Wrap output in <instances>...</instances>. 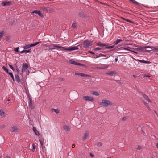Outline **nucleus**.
Masks as SVG:
<instances>
[{
    "label": "nucleus",
    "instance_id": "f257e3e1",
    "mask_svg": "<svg viewBox=\"0 0 158 158\" xmlns=\"http://www.w3.org/2000/svg\"><path fill=\"white\" fill-rule=\"evenodd\" d=\"M97 46L102 48H104V49H111L113 48V46H108V44L105 43H102L100 42H98L96 43Z\"/></svg>",
    "mask_w": 158,
    "mask_h": 158
},
{
    "label": "nucleus",
    "instance_id": "f03ea898",
    "mask_svg": "<svg viewBox=\"0 0 158 158\" xmlns=\"http://www.w3.org/2000/svg\"><path fill=\"white\" fill-rule=\"evenodd\" d=\"M103 107H107L109 106L112 105V102L109 100L106 99H103L99 103Z\"/></svg>",
    "mask_w": 158,
    "mask_h": 158
},
{
    "label": "nucleus",
    "instance_id": "7ed1b4c3",
    "mask_svg": "<svg viewBox=\"0 0 158 158\" xmlns=\"http://www.w3.org/2000/svg\"><path fill=\"white\" fill-rule=\"evenodd\" d=\"M93 41H90L89 40H85L82 43V45L84 48H87L91 46L93 44Z\"/></svg>",
    "mask_w": 158,
    "mask_h": 158
},
{
    "label": "nucleus",
    "instance_id": "20e7f679",
    "mask_svg": "<svg viewBox=\"0 0 158 158\" xmlns=\"http://www.w3.org/2000/svg\"><path fill=\"white\" fill-rule=\"evenodd\" d=\"M83 99L85 101L93 102L94 101L93 98L91 96H84L83 97Z\"/></svg>",
    "mask_w": 158,
    "mask_h": 158
},
{
    "label": "nucleus",
    "instance_id": "39448f33",
    "mask_svg": "<svg viewBox=\"0 0 158 158\" xmlns=\"http://www.w3.org/2000/svg\"><path fill=\"white\" fill-rule=\"evenodd\" d=\"M29 101L28 102L29 103V107L31 109H33L34 108V105L33 104L32 100L31 97L29 96Z\"/></svg>",
    "mask_w": 158,
    "mask_h": 158
},
{
    "label": "nucleus",
    "instance_id": "423d86ee",
    "mask_svg": "<svg viewBox=\"0 0 158 158\" xmlns=\"http://www.w3.org/2000/svg\"><path fill=\"white\" fill-rule=\"evenodd\" d=\"M146 48H150V50H149V51H151L152 50V49L151 48V47L149 46H144L143 47H139L136 49V50H138L139 51H143L144 49H145Z\"/></svg>",
    "mask_w": 158,
    "mask_h": 158
},
{
    "label": "nucleus",
    "instance_id": "0eeeda50",
    "mask_svg": "<svg viewBox=\"0 0 158 158\" xmlns=\"http://www.w3.org/2000/svg\"><path fill=\"white\" fill-rule=\"evenodd\" d=\"M141 94L143 98L148 102L150 103L152 102L151 100L143 92H141Z\"/></svg>",
    "mask_w": 158,
    "mask_h": 158
},
{
    "label": "nucleus",
    "instance_id": "6e6552de",
    "mask_svg": "<svg viewBox=\"0 0 158 158\" xmlns=\"http://www.w3.org/2000/svg\"><path fill=\"white\" fill-rule=\"evenodd\" d=\"M80 46V45H79L77 46H74L70 47L69 48H66V49H65V50L67 51H71L72 50H78L79 48H78V47Z\"/></svg>",
    "mask_w": 158,
    "mask_h": 158
},
{
    "label": "nucleus",
    "instance_id": "1a4fd4ad",
    "mask_svg": "<svg viewBox=\"0 0 158 158\" xmlns=\"http://www.w3.org/2000/svg\"><path fill=\"white\" fill-rule=\"evenodd\" d=\"M28 68V66L27 63H23L22 69V74Z\"/></svg>",
    "mask_w": 158,
    "mask_h": 158
},
{
    "label": "nucleus",
    "instance_id": "9d476101",
    "mask_svg": "<svg viewBox=\"0 0 158 158\" xmlns=\"http://www.w3.org/2000/svg\"><path fill=\"white\" fill-rule=\"evenodd\" d=\"M12 5L11 2L9 1H3L2 3V5L4 6H8Z\"/></svg>",
    "mask_w": 158,
    "mask_h": 158
},
{
    "label": "nucleus",
    "instance_id": "9b49d317",
    "mask_svg": "<svg viewBox=\"0 0 158 158\" xmlns=\"http://www.w3.org/2000/svg\"><path fill=\"white\" fill-rule=\"evenodd\" d=\"M122 40L117 39L116 41H115L111 45H112L110 46H113V48L114 47V46L118 44L120 42L122 41Z\"/></svg>",
    "mask_w": 158,
    "mask_h": 158
},
{
    "label": "nucleus",
    "instance_id": "f8f14e48",
    "mask_svg": "<svg viewBox=\"0 0 158 158\" xmlns=\"http://www.w3.org/2000/svg\"><path fill=\"white\" fill-rule=\"evenodd\" d=\"M78 15L79 17L82 18H85L86 16V14L83 12H79Z\"/></svg>",
    "mask_w": 158,
    "mask_h": 158
},
{
    "label": "nucleus",
    "instance_id": "ddd939ff",
    "mask_svg": "<svg viewBox=\"0 0 158 158\" xmlns=\"http://www.w3.org/2000/svg\"><path fill=\"white\" fill-rule=\"evenodd\" d=\"M39 141L40 142L41 145V147L42 149H43L44 148H45L44 142V139H39Z\"/></svg>",
    "mask_w": 158,
    "mask_h": 158
},
{
    "label": "nucleus",
    "instance_id": "4468645a",
    "mask_svg": "<svg viewBox=\"0 0 158 158\" xmlns=\"http://www.w3.org/2000/svg\"><path fill=\"white\" fill-rule=\"evenodd\" d=\"M89 132L88 131H86L85 133L84 136L82 138L83 140H85L89 136Z\"/></svg>",
    "mask_w": 158,
    "mask_h": 158
},
{
    "label": "nucleus",
    "instance_id": "2eb2a0df",
    "mask_svg": "<svg viewBox=\"0 0 158 158\" xmlns=\"http://www.w3.org/2000/svg\"><path fill=\"white\" fill-rule=\"evenodd\" d=\"M18 130L17 127L16 126H15L12 127L10 129V131L11 132H16Z\"/></svg>",
    "mask_w": 158,
    "mask_h": 158
},
{
    "label": "nucleus",
    "instance_id": "dca6fc26",
    "mask_svg": "<svg viewBox=\"0 0 158 158\" xmlns=\"http://www.w3.org/2000/svg\"><path fill=\"white\" fill-rule=\"evenodd\" d=\"M33 130L35 134L37 136H39L40 135L39 131L37 130L36 128L35 127H33Z\"/></svg>",
    "mask_w": 158,
    "mask_h": 158
},
{
    "label": "nucleus",
    "instance_id": "f3484780",
    "mask_svg": "<svg viewBox=\"0 0 158 158\" xmlns=\"http://www.w3.org/2000/svg\"><path fill=\"white\" fill-rule=\"evenodd\" d=\"M52 45L54 47H56V48H62L63 49V50H65V49H66V48H65V47H61V46H59L57 45L54 44H53Z\"/></svg>",
    "mask_w": 158,
    "mask_h": 158
},
{
    "label": "nucleus",
    "instance_id": "a211bd4d",
    "mask_svg": "<svg viewBox=\"0 0 158 158\" xmlns=\"http://www.w3.org/2000/svg\"><path fill=\"white\" fill-rule=\"evenodd\" d=\"M142 102L146 106V107L148 110H151V109L149 107V106L148 105L146 102H145L143 99L142 100Z\"/></svg>",
    "mask_w": 158,
    "mask_h": 158
},
{
    "label": "nucleus",
    "instance_id": "6ab92c4d",
    "mask_svg": "<svg viewBox=\"0 0 158 158\" xmlns=\"http://www.w3.org/2000/svg\"><path fill=\"white\" fill-rule=\"evenodd\" d=\"M151 48H152V50L154 51H155L156 52H158V46H155V47H151Z\"/></svg>",
    "mask_w": 158,
    "mask_h": 158
},
{
    "label": "nucleus",
    "instance_id": "aec40b11",
    "mask_svg": "<svg viewBox=\"0 0 158 158\" xmlns=\"http://www.w3.org/2000/svg\"><path fill=\"white\" fill-rule=\"evenodd\" d=\"M15 77L16 81L18 83H19L20 82V80L19 75H15Z\"/></svg>",
    "mask_w": 158,
    "mask_h": 158
},
{
    "label": "nucleus",
    "instance_id": "412c9836",
    "mask_svg": "<svg viewBox=\"0 0 158 158\" xmlns=\"http://www.w3.org/2000/svg\"><path fill=\"white\" fill-rule=\"evenodd\" d=\"M116 73V72L114 71H110L106 73L108 75L113 76Z\"/></svg>",
    "mask_w": 158,
    "mask_h": 158
},
{
    "label": "nucleus",
    "instance_id": "4be33fe9",
    "mask_svg": "<svg viewBox=\"0 0 158 158\" xmlns=\"http://www.w3.org/2000/svg\"><path fill=\"white\" fill-rule=\"evenodd\" d=\"M63 128L66 131H69L70 129L69 127V126L67 125L64 126H63Z\"/></svg>",
    "mask_w": 158,
    "mask_h": 158
},
{
    "label": "nucleus",
    "instance_id": "5701e85b",
    "mask_svg": "<svg viewBox=\"0 0 158 158\" xmlns=\"http://www.w3.org/2000/svg\"><path fill=\"white\" fill-rule=\"evenodd\" d=\"M31 52V49H30L28 50H24L20 52V53H23L25 52L26 53H29Z\"/></svg>",
    "mask_w": 158,
    "mask_h": 158
},
{
    "label": "nucleus",
    "instance_id": "b1692460",
    "mask_svg": "<svg viewBox=\"0 0 158 158\" xmlns=\"http://www.w3.org/2000/svg\"><path fill=\"white\" fill-rule=\"evenodd\" d=\"M32 47V45L31 44H28V45H25V46H24L23 47V48L24 49H28Z\"/></svg>",
    "mask_w": 158,
    "mask_h": 158
},
{
    "label": "nucleus",
    "instance_id": "393cba45",
    "mask_svg": "<svg viewBox=\"0 0 158 158\" xmlns=\"http://www.w3.org/2000/svg\"><path fill=\"white\" fill-rule=\"evenodd\" d=\"M139 61H140L141 63H144L149 64L151 63L149 61H146V60H139Z\"/></svg>",
    "mask_w": 158,
    "mask_h": 158
},
{
    "label": "nucleus",
    "instance_id": "a878e982",
    "mask_svg": "<svg viewBox=\"0 0 158 158\" xmlns=\"http://www.w3.org/2000/svg\"><path fill=\"white\" fill-rule=\"evenodd\" d=\"M91 93L93 95H94L95 96H99V93L98 92H97L96 91L91 92Z\"/></svg>",
    "mask_w": 158,
    "mask_h": 158
},
{
    "label": "nucleus",
    "instance_id": "bb28decb",
    "mask_svg": "<svg viewBox=\"0 0 158 158\" xmlns=\"http://www.w3.org/2000/svg\"><path fill=\"white\" fill-rule=\"evenodd\" d=\"M100 50H104V49H102V48L100 47H97L93 49V50L95 51Z\"/></svg>",
    "mask_w": 158,
    "mask_h": 158
},
{
    "label": "nucleus",
    "instance_id": "cd10ccee",
    "mask_svg": "<svg viewBox=\"0 0 158 158\" xmlns=\"http://www.w3.org/2000/svg\"><path fill=\"white\" fill-rule=\"evenodd\" d=\"M95 145L98 147H100L102 146V144L100 142H97L95 143Z\"/></svg>",
    "mask_w": 158,
    "mask_h": 158
},
{
    "label": "nucleus",
    "instance_id": "c85d7f7f",
    "mask_svg": "<svg viewBox=\"0 0 158 158\" xmlns=\"http://www.w3.org/2000/svg\"><path fill=\"white\" fill-rule=\"evenodd\" d=\"M69 63L71 64L77 65L78 62H76L73 60H70L69 62Z\"/></svg>",
    "mask_w": 158,
    "mask_h": 158
},
{
    "label": "nucleus",
    "instance_id": "c756f323",
    "mask_svg": "<svg viewBox=\"0 0 158 158\" xmlns=\"http://www.w3.org/2000/svg\"><path fill=\"white\" fill-rule=\"evenodd\" d=\"M81 76L83 77H90V75L87 74H85L82 73H81Z\"/></svg>",
    "mask_w": 158,
    "mask_h": 158
},
{
    "label": "nucleus",
    "instance_id": "7c9ffc66",
    "mask_svg": "<svg viewBox=\"0 0 158 158\" xmlns=\"http://www.w3.org/2000/svg\"><path fill=\"white\" fill-rule=\"evenodd\" d=\"M121 18L123 19V20H125L127 22H130L131 23H133V21H132L131 20H130L129 19H126V18H124L123 17H121Z\"/></svg>",
    "mask_w": 158,
    "mask_h": 158
},
{
    "label": "nucleus",
    "instance_id": "2f4dec72",
    "mask_svg": "<svg viewBox=\"0 0 158 158\" xmlns=\"http://www.w3.org/2000/svg\"><path fill=\"white\" fill-rule=\"evenodd\" d=\"M2 69L7 73H8L9 72L8 69L5 66H3L2 67Z\"/></svg>",
    "mask_w": 158,
    "mask_h": 158
},
{
    "label": "nucleus",
    "instance_id": "473e14b6",
    "mask_svg": "<svg viewBox=\"0 0 158 158\" xmlns=\"http://www.w3.org/2000/svg\"><path fill=\"white\" fill-rule=\"evenodd\" d=\"M8 74H9L10 76L12 78L13 80L14 81L15 79H14V77L13 75V74L12 73L9 72V73H8Z\"/></svg>",
    "mask_w": 158,
    "mask_h": 158
},
{
    "label": "nucleus",
    "instance_id": "72a5a7b5",
    "mask_svg": "<svg viewBox=\"0 0 158 158\" xmlns=\"http://www.w3.org/2000/svg\"><path fill=\"white\" fill-rule=\"evenodd\" d=\"M5 114V112L2 110H0V115L1 116Z\"/></svg>",
    "mask_w": 158,
    "mask_h": 158
},
{
    "label": "nucleus",
    "instance_id": "f704fd0d",
    "mask_svg": "<svg viewBox=\"0 0 158 158\" xmlns=\"http://www.w3.org/2000/svg\"><path fill=\"white\" fill-rule=\"evenodd\" d=\"M40 9L42 10H43L46 11L47 12L48 11L47 9L45 7H41Z\"/></svg>",
    "mask_w": 158,
    "mask_h": 158
},
{
    "label": "nucleus",
    "instance_id": "c9c22d12",
    "mask_svg": "<svg viewBox=\"0 0 158 158\" xmlns=\"http://www.w3.org/2000/svg\"><path fill=\"white\" fill-rule=\"evenodd\" d=\"M35 146L34 144H33L32 145V148L31 149V150L34 152L35 149Z\"/></svg>",
    "mask_w": 158,
    "mask_h": 158
},
{
    "label": "nucleus",
    "instance_id": "e433bc0d",
    "mask_svg": "<svg viewBox=\"0 0 158 158\" xmlns=\"http://www.w3.org/2000/svg\"><path fill=\"white\" fill-rule=\"evenodd\" d=\"M19 47H16L15 48H14V50L15 51L17 52H19Z\"/></svg>",
    "mask_w": 158,
    "mask_h": 158
},
{
    "label": "nucleus",
    "instance_id": "4c0bfd02",
    "mask_svg": "<svg viewBox=\"0 0 158 158\" xmlns=\"http://www.w3.org/2000/svg\"><path fill=\"white\" fill-rule=\"evenodd\" d=\"M132 2L136 4L137 5H139V3L137 2L135 0H130Z\"/></svg>",
    "mask_w": 158,
    "mask_h": 158
},
{
    "label": "nucleus",
    "instance_id": "58836bf2",
    "mask_svg": "<svg viewBox=\"0 0 158 158\" xmlns=\"http://www.w3.org/2000/svg\"><path fill=\"white\" fill-rule=\"evenodd\" d=\"M131 48L129 47H127V48H123V49L125 50H127L129 51H131V50H130L129 48Z\"/></svg>",
    "mask_w": 158,
    "mask_h": 158
},
{
    "label": "nucleus",
    "instance_id": "ea45409f",
    "mask_svg": "<svg viewBox=\"0 0 158 158\" xmlns=\"http://www.w3.org/2000/svg\"><path fill=\"white\" fill-rule=\"evenodd\" d=\"M38 15L40 17H43V15L41 13V12L40 11H39L38 12Z\"/></svg>",
    "mask_w": 158,
    "mask_h": 158
},
{
    "label": "nucleus",
    "instance_id": "a19ab883",
    "mask_svg": "<svg viewBox=\"0 0 158 158\" xmlns=\"http://www.w3.org/2000/svg\"><path fill=\"white\" fill-rule=\"evenodd\" d=\"M39 42H37L34 44H31L32 45V47L34 46H35L37 45L38 44H39Z\"/></svg>",
    "mask_w": 158,
    "mask_h": 158
},
{
    "label": "nucleus",
    "instance_id": "79ce46f5",
    "mask_svg": "<svg viewBox=\"0 0 158 158\" xmlns=\"http://www.w3.org/2000/svg\"><path fill=\"white\" fill-rule=\"evenodd\" d=\"M72 27L74 29L76 27V24L75 23H73L72 24Z\"/></svg>",
    "mask_w": 158,
    "mask_h": 158
},
{
    "label": "nucleus",
    "instance_id": "37998d69",
    "mask_svg": "<svg viewBox=\"0 0 158 158\" xmlns=\"http://www.w3.org/2000/svg\"><path fill=\"white\" fill-rule=\"evenodd\" d=\"M59 80L60 81H65V79L63 78H60L59 79Z\"/></svg>",
    "mask_w": 158,
    "mask_h": 158
},
{
    "label": "nucleus",
    "instance_id": "c03bdc74",
    "mask_svg": "<svg viewBox=\"0 0 158 158\" xmlns=\"http://www.w3.org/2000/svg\"><path fill=\"white\" fill-rule=\"evenodd\" d=\"M52 110L55 112L56 114H57L59 113V112L57 111V110L54 109H53Z\"/></svg>",
    "mask_w": 158,
    "mask_h": 158
},
{
    "label": "nucleus",
    "instance_id": "a18cd8bd",
    "mask_svg": "<svg viewBox=\"0 0 158 158\" xmlns=\"http://www.w3.org/2000/svg\"><path fill=\"white\" fill-rule=\"evenodd\" d=\"M9 66L13 70H14V67L12 66L11 64H9Z\"/></svg>",
    "mask_w": 158,
    "mask_h": 158
},
{
    "label": "nucleus",
    "instance_id": "49530a36",
    "mask_svg": "<svg viewBox=\"0 0 158 158\" xmlns=\"http://www.w3.org/2000/svg\"><path fill=\"white\" fill-rule=\"evenodd\" d=\"M39 10H34L32 12V13H35L36 14H38Z\"/></svg>",
    "mask_w": 158,
    "mask_h": 158
},
{
    "label": "nucleus",
    "instance_id": "de8ad7c7",
    "mask_svg": "<svg viewBox=\"0 0 158 158\" xmlns=\"http://www.w3.org/2000/svg\"><path fill=\"white\" fill-rule=\"evenodd\" d=\"M127 119V117H124L123 118V121H126Z\"/></svg>",
    "mask_w": 158,
    "mask_h": 158
},
{
    "label": "nucleus",
    "instance_id": "09e8293b",
    "mask_svg": "<svg viewBox=\"0 0 158 158\" xmlns=\"http://www.w3.org/2000/svg\"><path fill=\"white\" fill-rule=\"evenodd\" d=\"M88 52L89 53H90L94 55L95 54V53L94 52H92L91 51H88Z\"/></svg>",
    "mask_w": 158,
    "mask_h": 158
},
{
    "label": "nucleus",
    "instance_id": "8fccbe9b",
    "mask_svg": "<svg viewBox=\"0 0 158 158\" xmlns=\"http://www.w3.org/2000/svg\"><path fill=\"white\" fill-rule=\"evenodd\" d=\"M107 68V67L104 68V67H98V69H104V68L106 69Z\"/></svg>",
    "mask_w": 158,
    "mask_h": 158
},
{
    "label": "nucleus",
    "instance_id": "3c124183",
    "mask_svg": "<svg viewBox=\"0 0 158 158\" xmlns=\"http://www.w3.org/2000/svg\"><path fill=\"white\" fill-rule=\"evenodd\" d=\"M141 148V147L140 146H138L137 149V150H140Z\"/></svg>",
    "mask_w": 158,
    "mask_h": 158
},
{
    "label": "nucleus",
    "instance_id": "603ef678",
    "mask_svg": "<svg viewBox=\"0 0 158 158\" xmlns=\"http://www.w3.org/2000/svg\"><path fill=\"white\" fill-rule=\"evenodd\" d=\"M77 65L83 66L84 65V64L80 63H77Z\"/></svg>",
    "mask_w": 158,
    "mask_h": 158
},
{
    "label": "nucleus",
    "instance_id": "864d4df0",
    "mask_svg": "<svg viewBox=\"0 0 158 158\" xmlns=\"http://www.w3.org/2000/svg\"><path fill=\"white\" fill-rule=\"evenodd\" d=\"M93 57L94 58H99V56H97V55H95Z\"/></svg>",
    "mask_w": 158,
    "mask_h": 158
},
{
    "label": "nucleus",
    "instance_id": "5fc2aeb1",
    "mask_svg": "<svg viewBox=\"0 0 158 158\" xmlns=\"http://www.w3.org/2000/svg\"><path fill=\"white\" fill-rule=\"evenodd\" d=\"M131 51L132 52H134V53H135L136 54H138V52H135V51H132V50H131Z\"/></svg>",
    "mask_w": 158,
    "mask_h": 158
},
{
    "label": "nucleus",
    "instance_id": "6e6d98bb",
    "mask_svg": "<svg viewBox=\"0 0 158 158\" xmlns=\"http://www.w3.org/2000/svg\"><path fill=\"white\" fill-rule=\"evenodd\" d=\"M16 71L17 72H19V71H20V70L19 69H18V68H17L16 69Z\"/></svg>",
    "mask_w": 158,
    "mask_h": 158
},
{
    "label": "nucleus",
    "instance_id": "4d7b16f0",
    "mask_svg": "<svg viewBox=\"0 0 158 158\" xmlns=\"http://www.w3.org/2000/svg\"><path fill=\"white\" fill-rule=\"evenodd\" d=\"M90 155L91 157H93L94 156V155L92 154L91 153H90Z\"/></svg>",
    "mask_w": 158,
    "mask_h": 158
},
{
    "label": "nucleus",
    "instance_id": "13d9d810",
    "mask_svg": "<svg viewBox=\"0 0 158 158\" xmlns=\"http://www.w3.org/2000/svg\"><path fill=\"white\" fill-rule=\"evenodd\" d=\"M75 74L76 75H81V73H75Z\"/></svg>",
    "mask_w": 158,
    "mask_h": 158
},
{
    "label": "nucleus",
    "instance_id": "bf43d9fd",
    "mask_svg": "<svg viewBox=\"0 0 158 158\" xmlns=\"http://www.w3.org/2000/svg\"><path fill=\"white\" fill-rule=\"evenodd\" d=\"M102 54L100 53L99 54V56H99V57H100V56H102Z\"/></svg>",
    "mask_w": 158,
    "mask_h": 158
},
{
    "label": "nucleus",
    "instance_id": "052dcab7",
    "mask_svg": "<svg viewBox=\"0 0 158 158\" xmlns=\"http://www.w3.org/2000/svg\"><path fill=\"white\" fill-rule=\"evenodd\" d=\"M75 147V144H73L72 145V147L73 148H74V147Z\"/></svg>",
    "mask_w": 158,
    "mask_h": 158
},
{
    "label": "nucleus",
    "instance_id": "680f3d73",
    "mask_svg": "<svg viewBox=\"0 0 158 158\" xmlns=\"http://www.w3.org/2000/svg\"><path fill=\"white\" fill-rule=\"evenodd\" d=\"M145 76L147 77H150V76L148 75H146Z\"/></svg>",
    "mask_w": 158,
    "mask_h": 158
},
{
    "label": "nucleus",
    "instance_id": "e2e57ef3",
    "mask_svg": "<svg viewBox=\"0 0 158 158\" xmlns=\"http://www.w3.org/2000/svg\"><path fill=\"white\" fill-rule=\"evenodd\" d=\"M137 127L138 130L139 128H141V127L140 126V125H138V127Z\"/></svg>",
    "mask_w": 158,
    "mask_h": 158
},
{
    "label": "nucleus",
    "instance_id": "0e129e2a",
    "mask_svg": "<svg viewBox=\"0 0 158 158\" xmlns=\"http://www.w3.org/2000/svg\"><path fill=\"white\" fill-rule=\"evenodd\" d=\"M133 76L134 78H136V76L135 75H133Z\"/></svg>",
    "mask_w": 158,
    "mask_h": 158
},
{
    "label": "nucleus",
    "instance_id": "69168bd1",
    "mask_svg": "<svg viewBox=\"0 0 158 158\" xmlns=\"http://www.w3.org/2000/svg\"><path fill=\"white\" fill-rule=\"evenodd\" d=\"M106 55H104L102 54V56L103 57H106Z\"/></svg>",
    "mask_w": 158,
    "mask_h": 158
},
{
    "label": "nucleus",
    "instance_id": "338daca9",
    "mask_svg": "<svg viewBox=\"0 0 158 158\" xmlns=\"http://www.w3.org/2000/svg\"><path fill=\"white\" fill-rule=\"evenodd\" d=\"M115 61L116 62H117V61H118V58H115Z\"/></svg>",
    "mask_w": 158,
    "mask_h": 158
},
{
    "label": "nucleus",
    "instance_id": "774afa93",
    "mask_svg": "<svg viewBox=\"0 0 158 158\" xmlns=\"http://www.w3.org/2000/svg\"><path fill=\"white\" fill-rule=\"evenodd\" d=\"M6 157H7V158H11V157L9 156H6Z\"/></svg>",
    "mask_w": 158,
    "mask_h": 158
}]
</instances>
